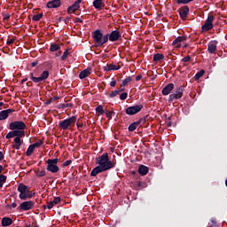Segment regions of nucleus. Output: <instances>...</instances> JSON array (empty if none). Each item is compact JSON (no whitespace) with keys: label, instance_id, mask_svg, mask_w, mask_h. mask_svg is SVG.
Listing matches in <instances>:
<instances>
[{"label":"nucleus","instance_id":"obj_48","mask_svg":"<svg viewBox=\"0 0 227 227\" xmlns=\"http://www.w3.org/2000/svg\"><path fill=\"white\" fill-rule=\"evenodd\" d=\"M14 110L13 109H7V110H4V113H5V115L7 116H10V114H12V113H13Z\"/></svg>","mask_w":227,"mask_h":227},{"label":"nucleus","instance_id":"obj_47","mask_svg":"<svg viewBox=\"0 0 227 227\" xmlns=\"http://www.w3.org/2000/svg\"><path fill=\"white\" fill-rule=\"evenodd\" d=\"M68 54H69L68 51H66L63 53V55L61 56L62 61H65V59H67V58H68Z\"/></svg>","mask_w":227,"mask_h":227},{"label":"nucleus","instance_id":"obj_19","mask_svg":"<svg viewBox=\"0 0 227 227\" xmlns=\"http://www.w3.org/2000/svg\"><path fill=\"white\" fill-rule=\"evenodd\" d=\"M104 1L106 0H94L93 6L96 10H100V8H104Z\"/></svg>","mask_w":227,"mask_h":227},{"label":"nucleus","instance_id":"obj_37","mask_svg":"<svg viewBox=\"0 0 227 227\" xmlns=\"http://www.w3.org/2000/svg\"><path fill=\"white\" fill-rule=\"evenodd\" d=\"M120 91H121V90H114L112 93L109 94V97L111 98H113L114 97H116L117 95H120Z\"/></svg>","mask_w":227,"mask_h":227},{"label":"nucleus","instance_id":"obj_3","mask_svg":"<svg viewBox=\"0 0 227 227\" xmlns=\"http://www.w3.org/2000/svg\"><path fill=\"white\" fill-rule=\"evenodd\" d=\"M58 162H59V159H49L46 160V169L50 171V173H58L59 171V167H58Z\"/></svg>","mask_w":227,"mask_h":227},{"label":"nucleus","instance_id":"obj_45","mask_svg":"<svg viewBox=\"0 0 227 227\" xmlns=\"http://www.w3.org/2000/svg\"><path fill=\"white\" fill-rule=\"evenodd\" d=\"M4 182H6V176L0 175V184H2V185H4Z\"/></svg>","mask_w":227,"mask_h":227},{"label":"nucleus","instance_id":"obj_6","mask_svg":"<svg viewBox=\"0 0 227 227\" xmlns=\"http://www.w3.org/2000/svg\"><path fill=\"white\" fill-rule=\"evenodd\" d=\"M10 130H24L26 129V123L20 121H16L9 124Z\"/></svg>","mask_w":227,"mask_h":227},{"label":"nucleus","instance_id":"obj_29","mask_svg":"<svg viewBox=\"0 0 227 227\" xmlns=\"http://www.w3.org/2000/svg\"><path fill=\"white\" fill-rule=\"evenodd\" d=\"M129 82H132V76H129L122 81L121 86H127Z\"/></svg>","mask_w":227,"mask_h":227},{"label":"nucleus","instance_id":"obj_30","mask_svg":"<svg viewBox=\"0 0 227 227\" xmlns=\"http://www.w3.org/2000/svg\"><path fill=\"white\" fill-rule=\"evenodd\" d=\"M47 173L45 172V169H38L37 170V172H36V176H39V177H41V176H45V175H46Z\"/></svg>","mask_w":227,"mask_h":227},{"label":"nucleus","instance_id":"obj_33","mask_svg":"<svg viewBox=\"0 0 227 227\" xmlns=\"http://www.w3.org/2000/svg\"><path fill=\"white\" fill-rule=\"evenodd\" d=\"M177 4H189L192 0H176Z\"/></svg>","mask_w":227,"mask_h":227},{"label":"nucleus","instance_id":"obj_54","mask_svg":"<svg viewBox=\"0 0 227 227\" xmlns=\"http://www.w3.org/2000/svg\"><path fill=\"white\" fill-rule=\"evenodd\" d=\"M13 42H15V39H9L7 41V45H12V43H13Z\"/></svg>","mask_w":227,"mask_h":227},{"label":"nucleus","instance_id":"obj_52","mask_svg":"<svg viewBox=\"0 0 227 227\" xmlns=\"http://www.w3.org/2000/svg\"><path fill=\"white\" fill-rule=\"evenodd\" d=\"M211 223L212 224H214V226H217V220H215V218H211Z\"/></svg>","mask_w":227,"mask_h":227},{"label":"nucleus","instance_id":"obj_11","mask_svg":"<svg viewBox=\"0 0 227 227\" xmlns=\"http://www.w3.org/2000/svg\"><path fill=\"white\" fill-rule=\"evenodd\" d=\"M179 15L183 20H185V19H187V15H189V6L184 5L181 7L179 9Z\"/></svg>","mask_w":227,"mask_h":227},{"label":"nucleus","instance_id":"obj_26","mask_svg":"<svg viewBox=\"0 0 227 227\" xmlns=\"http://www.w3.org/2000/svg\"><path fill=\"white\" fill-rule=\"evenodd\" d=\"M42 81H47V79H49V71L45 70L43 71L41 75H40Z\"/></svg>","mask_w":227,"mask_h":227},{"label":"nucleus","instance_id":"obj_25","mask_svg":"<svg viewBox=\"0 0 227 227\" xmlns=\"http://www.w3.org/2000/svg\"><path fill=\"white\" fill-rule=\"evenodd\" d=\"M164 58V55L160 54V53H157L153 56V61L155 63H158V61H160L162 59Z\"/></svg>","mask_w":227,"mask_h":227},{"label":"nucleus","instance_id":"obj_53","mask_svg":"<svg viewBox=\"0 0 227 227\" xmlns=\"http://www.w3.org/2000/svg\"><path fill=\"white\" fill-rule=\"evenodd\" d=\"M110 86L112 88H114V86H116V80H113L112 82H110Z\"/></svg>","mask_w":227,"mask_h":227},{"label":"nucleus","instance_id":"obj_63","mask_svg":"<svg viewBox=\"0 0 227 227\" xmlns=\"http://www.w3.org/2000/svg\"><path fill=\"white\" fill-rule=\"evenodd\" d=\"M27 81V78L21 80V84H24V82H26Z\"/></svg>","mask_w":227,"mask_h":227},{"label":"nucleus","instance_id":"obj_51","mask_svg":"<svg viewBox=\"0 0 227 227\" xmlns=\"http://www.w3.org/2000/svg\"><path fill=\"white\" fill-rule=\"evenodd\" d=\"M183 61H184V63H187V61H191V57H189V56L184 57V58L183 59Z\"/></svg>","mask_w":227,"mask_h":227},{"label":"nucleus","instance_id":"obj_28","mask_svg":"<svg viewBox=\"0 0 227 227\" xmlns=\"http://www.w3.org/2000/svg\"><path fill=\"white\" fill-rule=\"evenodd\" d=\"M60 47L59 44H51L50 47L51 52H56V51H59Z\"/></svg>","mask_w":227,"mask_h":227},{"label":"nucleus","instance_id":"obj_59","mask_svg":"<svg viewBox=\"0 0 227 227\" xmlns=\"http://www.w3.org/2000/svg\"><path fill=\"white\" fill-rule=\"evenodd\" d=\"M4 19L5 20H8V19H10V14H5V15L4 16Z\"/></svg>","mask_w":227,"mask_h":227},{"label":"nucleus","instance_id":"obj_21","mask_svg":"<svg viewBox=\"0 0 227 227\" xmlns=\"http://www.w3.org/2000/svg\"><path fill=\"white\" fill-rule=\"evenodd\" d=\"M90 74H91V69H84L83 71H82L79 74V78L80 79H86V77H88L90 75Z\"/></svg>","mask_w":227,"mask_h":227},{"label":"nucleus","instance_id":"obj_62","mask_svg":"<svg viewBox=\"0 0 227 227\" xmlns=\"http://www.w3.org/2000/svg\"><path fill=\"white\" fill-rule=\"evenodd\" d=\"M51 102H53V101H52V99H51V98L46 102V104L49 105V104H51Z\"/></svg>","mask_w":227,"mask_h":227},{"label":"nucleus","instance_id":"obj_32","mask_svg":"<svg viewBox=\"0 0 227 227\" xmlns=\"http://www.w3.org/2000/svg\"><path fill=\"white\" fill-rule=\"evenodd\" d=\"M96 113H98V114H104V106L99 105L98 107H96Z\"/></svg>","mask_w":227,"mask_h":227},{"label":"nucleus","instance_id":"obj_57","mask_svg":"<svg viewBox=\"0 0 227 227\" xmlns=\"http://www.w3.org/2000/svg\"><path fill=\"white\" fill-rule=\"evenodd\" d=\"M75 22L82 23V20H81V18H76Z\"/></svg>","mask_w":227,"mask_h":227},{"label":"nucleus","instance_id":"obj_7","mask_svg":"<svg viewBox=\"0 0 227 227\" xmlns=\"http://www.w3.org/2000/svg\"><path fill=\"white\" fill-rule=\"evenodd\" d=\"M214 15H208L205 24L201 27L202 31H210L214 27Z\"/></svg>","mask_w":227,"mask_h":227},{"label":"nucleus","instance_id":"obj_64","mask_svg":"<svg viewBox=\"0 0 227 227\" xmlns=\"http://www.w3.org/2000/svg\"><path fill=\"white\" fill-rule=\"evenodd\" d=\"M3 169H4L3 166L0 165V173H3Z\"/></svg>","mask_w":227,"mask_h":227},{"label":"nucleus","instance_id":"obj_20","mask_svg":"<svg viewBox=\"0 0 227 227\" xmlns=\"http://www.w3.org/2000/svg\"><path fill=\"white\" fill-rule=\"evenodd\" d=\"M14 143L15 145H13V148H15V150H20V146H22V140H20V137H16L14 138Z\"/></svg>","mask_w":227,"mask_h":227},{"label":"nucleus","instance_id":"obj_38","mask_svg":"<svg viewBox=\"0 0 227 227\" xmlns=\"http://www.w3.org/2000/svg\"><path fill=\"white\" fill-rule=\"evenodd\" d=\"M27 192L28 190H27V192H25L24 193H20V200H27Z\"/></svg>","mask_w":227,"mask_h":227},{"label":"nucleus","instance_id":"obj_14","mask_svg":"<svg viewBox=\"0 0 227 227\" xmlns=\"http://www.w3.org/2000/svg\"><path fill=\"white\" fill-rule=\"evenodd\" d=\"M217 51V41H211L207 45L209 54H214Z\"/></svg>","mask_w":227,"mask_h":227},{"label":"nucleus","instance_id":"obj_55","mask_svg":"<svg viewBox=\"0 0 227 227\" xmlns=\"http://www.w3.org/2000/svg\"><path fill=\"white\" fill-rule=\"evenodd\" d=\"M143 79V75L141 74H138L137 77H136V81H140Z\"/></svg>","mask_w":227,"mask_h":227},{"label":"nucleus","instance_id":"obj_1","mask_svg":"<svg viewBox=\"0 0 227 227\" xmlns=\"http://www.w3.org/2000/svg\"><path fill=\"white\" fill-rule=\"evenodd\" d=\"M121 37V33L118 30L112 31L109 35H103L100 30H96L92 34V38H94L96 47H102L104 43L107 42H117Z\"/></svg>","mask_w":227,"mask_h":227},{"label":"nucleus","instance_id":"obj_42","mask_svg":"<svg viewBox=\"0 0 227 227\" xmlns=\"http://www.w3.org/2000/svg\"><path fill=\"white\" fill-rule=\"evenodd\" d=\"M35 192H27V200H31V198H33V196H35Z\"/></svg>","mask_w":227,"mask_h":227},{"label":"nucleus","instance_id":"obj_9","mask_svg":"<svg viewBox=\"0 0 227 227\" xmlns=\"http://www.w3.org/2000/svg\"><path fill=\"white\" fill-rule=\"evenodd\" d=\"M33 207H35V202H33L32 200L22 202L20 205V210H24L25 212L27 210H31V208H33Z\"/></svg>","mask_w":227,"mask_h":227},{"label":"nucleus","instance_id":"obj_60","mask_svg":"<svg viewBox=\"0 0 227 227\" xmlns=\"http://www.w3.org/2000/svg\"><path fill=\"white\" fill-rule=\"evenodd\" d=\"M3 159H4V155L2 152H0V160H3Z\"/></svg>","mask_w":227,"mask_h":227},{"label":"nucleus","instance_id":"obj_27","mask_svg":"<svg viewBox=\"0 0 227 227\" xmlns=\"http://www.w3.org/2000/svg\"><path fill=\"white\" fill-rule=\"evenodd\" d=\"M14 132V137H22V136H24V131H22V129H16L13 130Z\"/></svg>","mask_w":227,"mask_h":227},{"label":"nucleus","instance_id":"obj_49","mask_svg":"<svg viewBox=\"0 0 227 227\" xmlns=\"http://www.w3.org/2000/svg\"><path fill=\"white\" fill-rule=\"evenodd\" d=\"M54 202L53 201H50V202H48L47 203V208H49V210H51V208H53V207H54Z\"/></svg>","mask_w":227,"mask_h":227},{"label":"nucleus","instance_id":"obj_24","mask_svg":"<svg viewBox=\"0 0 227 227\" xmlns=\"http://www.w3.org/2000/svg\"><path fill=\"white\" fill-rule=\"evenodd\" d=\"M33 152H35V148L30 145L26 152L27 157H31V155H33Z\"/></svg>","mask_w":227,"mask_h":227},{"label":"nucleus","instance_id":"obj_56","mask_svg":"<svg viewBox=\"0 0 227 227\" xmlns=\"http://www.w3.org/2000/svg\"><path fill=\"white\" fill-rule=\"evenodd\" d=\"M11 208H17V203H15V202L12 203Z\"/></svg>","mask_w":227,"mask_h":227},{"label":"nucleus","instance_id":"obj_44","mask_svg":"<svg viewBox=\"0 0 227 227\" xmlns=\"http://www.w3.org/2000/svg\"><path fill=\"white\" fill-rule=\"evenodd\" d=\"M5 137L6 139H12V137H15L14 131H10Z\"/></svg>","mask_w":227,"mask_h":227},{"label":"nucleus","instance_id":"obj_4","mask_svg":"<svg viewBox=\"0 0 227 227\" xmlns=\"http://www.w3.org/2000/svg\"><path fill=\"white\" fill-rule=\"evenodd\" d=\"M76 121H77V118H75V116H72L68 119L61 121L59 123V126L60 129H62V130H67V129H70V127H74V125H75Z\"/></svg>","mask_w":227,"mask_h":227},{"label":"nucleus","instance_id":"obj_31","mask_svg":"<svg viewBox=\"0 0 227 227\" xmlns=\"http://www.w3.org/2000/svg\"><path fill=\"white\" fill-rule=\"evenodd\" d=\"M43 17V13L35 14L33 16L32 20H35V22H38Z\"/></svg>","mask_w":227,"mask_h":227},{"label":"nucleus","instance_id":"obj_36","mask_svg":"<svg viewBox=\"0 0 227 227\" xmlns=\"http://www.w3.org/2000/svg\"><path fill=\"white\" fill-rule=\"evenodd\" d=\"M8 117L6 114L4 113V110L0 112V121H3V120H6Z\"/></svg>","mask_w":227,"mask_h":227},{"label":"nucleus","instance_id":"obj_5","mask_svg":"<svg viewBox=\"0 0 227 227\" xmlns=\"http://www.w3.org/2000/svg\"><path fill=\"white\" fill-rule=\"evenodd\" d=\"M184 97V87H177L174 93L170 94L168 97V102H175V100H180Z\"/></svg>","mask_w":227,"mask_h":227},{"label":"nucleus","instance_id":"obj_43","mask_svg":"<svg viewBox=\"0 0 227 227\" xmlns=\"http://www.w3.org/2000/svg\"><path fill=\"white\" fill-rule=\"evenodd\" d=\"M106 118H108V120H111V118H113V116H114V112H109L107 111L106 113Z\"/></svg>","mask_w":227,"mask_h":227},{"label":"nucleus","instance_id":"obj_17","mask_svg":"<svg viewBox=\"0 0 227 227\" xmlns=\"http://www.w3.org/2000/svg\"><path fill=\"white\" fill-rule=\"evenodd\" d=\"M13 224V220L10 217H4L2 218V226L6 227V226H12Z\"/></svg>","mask_w":227,"mask_h":227},{"label":"nucleus","instance_id":"obj_16","mask_svg":"<svg viewBox=\"0 0 227 227\" xmlns=\"http://www.w3.org/2000/svg\"><path fill=\"white\" fill-rule=\"evenodd\" d=\"M120 68H121V65L114 64H110L104 67L105 72H111V70H120Z\"/></svg>","mask_w":227,"mask_h":227},{"label":"nucleus","instance_id":"obj_12","mask_svg":"<svg viewBox=\"0 0 227 227\" xmlns=\"http://www.w3.org/2000/svg\"><path fill=\"white\" fill-rule=\"evenodd\" d=\"M173 90H175V84L168 83L162 89L161 93H162V95H164L166 97V96L169 95V93H171V91H173Z\"/></svg>","mask_w":227,"mask_h":227},{"label":"nucleus","instance_id":"obj_15","mask_svg":"<svg viewBox=\"0 0 227 227\" xmlns=\"http://www.w3.org/2000/svg\"><path fill=\"white\" fill-rule=\"evenodd\" d=\"M47 8H59L61 6V0H52L47 3Z\"/></svg>","mask_w":227,"mask_h":227},{"label":"nucleus","instance_id":"obj_46","mask_svg":"<svg viewBox=\"0 0 227 227\" xmlns=\"http://www.w3.org/2000/svg\"><path fill=\"white\" fill-rule=\"evenodd\" d=\"M52 202L54 203V205H58V203L61 202V198L60 197H55L53 199Z\"/></svg>","mask_w":227,"mask_h":227},{"label":"nucleus","instance_id":"obj_58","mask_svg":"<svg viewBox=\"0 0 227 227\" xmlns=\"http://www.w3.org/2000/svg\"><path fill=\"white\" fill-rule=\"evenodd\" d=\"M31 65L33 67H36V65H38V61H34V62H32Z\"/></svg>","mask_w":227,"mask_h":227},{"label":"nucleus","instance_id":"obj_2","mask_svg":"<svg viewBox=\"0 0 227 227\" xmlns=\"http://www.w3.org/2000/svg\"><path fill=\"white\" fill-rule=\"evenodd\" d=\"M96 168L90 172V176H97L98 173H104V171H109L114 168V163L109 160V154L107 153H103L101 156L96 159Z\"/></svg>","mask_w":227,"mask_h":227},{"label":"nucleus","instance_id":"obj_18","mask_svg":"<svg viewBox=\"0 0 227 227\" xmlns=\"http://www.w3.org/2000/svg\"><path fill=\"white\" fill-rule=\"evenodd\" d=\"M148 171H149L148 167H146V166H145V165H141V166L138 168V173H139V175H141L142 176H145V175H148Z\"/></svg>","mask_w":227,"mask_h":227},{"label":"nucleus","instance_id":"obj_8","mask_svg":"<svg viewBox=\"0 0 227 227\" xmlns=\"http://www.w3.org/2000/svg\"><path fill=\"white\" fill-rule=\"evenodd\" d=\"M141 109H143V105H137L126 108L125 113L128 114V116H134V114H137Z\"/></svg>","mask_w":227,"mask_h":227},{"label":"nucleus","instance_id":"obj_50","mask_svg":"<svg viewBox=\"0 0 227 227\" xmlns=\"http://www.w3.org/2000/svg\"><path fill=\"white\" fill-rule=\"evenodd\" d=\"M72 164L71 160H67L63 163L64 168H67V166H70Z\"/></svg>","mask_w":227,"mask_h":227},{"label":"nucleus","instance_id":"obj_13","mask_svg":"<svg viewBox=\"0 0 227 227\" xmlns=\"http://www.w3.org/2000/svg\"><path fill=\"white\" fill-rule=\"evenodd\" d=\"M185 40H187L185 36H178L173 41L172 45L180 49V47H182V42H185Z\"/></svg>","mask_w":227,"mask_h":227},{"label":"nucleus","instance_id":"obj_40","mask_svg":"<svg viewBox=\"0 0 227 227\" xmlns=\"http://www.w3.org/2000/svg\"><path fill=\"white\" fill-rule=\"evenodd\" d=\"M137 187H139V189H143V188L146 187V184H145V182H141V181H138L137 183Z\"/></svg>","mask_w":227,"mask_h":227},{"label":"nucleus","instance_id":"obj_61","mask_svg":"<svg viewBox=\"0 0 227 227\" xmlns=\"http://www.w3.org/2000/svg\"><path fill=\"white\" fill-rule=\"evenodd\" d=\"M51 99L54 102V100H59V97H53V98H51Z\"/></svg>","mask_w":227,"mask_h":227},{"label":"nucleus","instance_id":"obj_10","mask_svg":"<svg viewBox=\"0 0 227 227\" xmlns=\"http://www.w3.org/2000/svg\"><path fill=\"white\" fill-rule=\"evenodd\" d=\"M79 8H81V0H77L76 2L74 3V4L69 6L67 8V13H69V15L72 13H75V12L79 10Z\"/></svg>","mask_w":227,"mask_h":227},{"label":"nucleus","instance_id":"obj_41","mask_svg":"<svg viewBox=\"0 0 227 227\" xmlns=\"http://www.w3.org/2000/svg\"><path fill=\"white\" fill-rule=\"evenodd\" d=\"M127 97H129V93H127V92L121 93L120 95V99L121 100H127Z\"/></svg>","mask_w":227,"mask_h":227},{"label":"nucleus","instance_id":"obj_39","mask_svg":"<svg viewBox=\"0 0 227 227\" xmlns=\"http://www.w3.org/2000/svg\"><path fill=\"white\" fill-rule=\"evenodd\" d=\"M32 81H33V82H35V83H37V82H43V81L42 80L41 76H39V77H32Z\"/></svg>","mask_w":227,"mask_h":227},{"label":"nucleus","instance_id":"obj_35","mask_svg":"<svg viewBox=\"0 0 227 227\" xmlns=\"http://www.w3.org/2000/svg\"><path fill=\"white\" fill-rule=\"evenodd\" d=\"M42 145H43V142L42 140H39V141L35 142V144H32L34 148H40V146H42Z\"/></svg>","mask_w":227,"mask_h":227},{"label":"nucleus","instance_id":"obj_34","mask_svg":"<svg viewBox=\"0 0 227 227\" xmlns=\"http://www.w3.org/2000/svg\"><path fill=\"white\" fill-rule=\"evenodd\" d=\"M203 75H205V70H200L195 74V79H200V77H203Z\"/></svg>","mask_w":227,"mask_h":227},{"label":"nucleus","instance_id":"obj_22","mask_svg":"<svg viewBox=\"0 0 227 227\" xmlns=\"http://www.w3.org/2000/svg\"><path fill=\"white\" fill-rule=\"evenodd\" d=\"M28 190L29 187H27V185H25L24 184H20L18 186V191L20 192V194H24V192H27Z\"/></svg>","mask_w":227,"mask_h":227},{"label":"nucleus","instance_id":"obj_23","mask_svg":"<svg viewBox=\"0 0 227 227\" xmlns=\"http://www.w3.org/2000/svg\"><path fill=\"white\" fill-rule=\"evenodd\" d=\"M139 127V122H133L129 126V132H134Z\"/></svg>","mask_w":227,"mask_h":227}]
</instances>
